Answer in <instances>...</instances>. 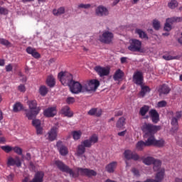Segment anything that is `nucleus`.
<instances>
[{
	"mask_svg": "<svg viewBox=\"0 0 182 182\" xmlns=\"http://www.w3.org/2000/svg\"><path fill=\"white\" fill-rule=\"evenodd\" d=\"M99 141V136L96 134H92L88 139H85L77 146V156H82L86 152V147L90 149L93 144H96Z\"/></svg>",
	"mask_w": 182,
	"mask_h": 182,
	"instance_id": "f257e3e1",
	"label": "nucleus"
},
{
	"mask_svg": "<svg viewBox=\"0 0 182 182\" xmlns=\"http://www.w3.org/2000/svg\"><path fill=\"white\" fill-rule=\"evenodd\" d=\"M27 105L29 109H24V112H26L25 114L28 120H32L39 114L41 107H38V102L35 100L27 101Z\"/></svg>",
	"mask_w": 182,
	"mask_h": 182,
	"instance_id": "f03ea898",
	"label": "nucleus"
},
{
	"mask_svg": "<svg viewBox=\"0 0 182 182\" xmlns=\"http://www.w3.org/2000/svg\"><path fill=\"white\" fill-rule=\"evenodd\" d=\"M141 131L146 136H154L156 132L161 130V126L145 122L141 127Z\"/></svg>",
	"mask_w": 182,
	"mask_h": 182,
	"instance_id": "7ed1b4c3",
	"label": "nucleus"
},
{
	"mask_svg": "<svg viewBox=\"0 0 182 182\" xmlns=\"http://www.w3.org/2000/svg\"><path fill=\"white\" fill-rule=\"evenodd\" d=\"M100 86V82L97 80H90L82 83L83 90L85 92H96L97 87Z\"/></svg>",
	"mask_w": 182,
	"mask_h": 182,
	"instance_id": "20e7f679",
	"label": "nucleus"
},
{
	"mask_svg": "<svg viewBox=\"0 0 182 182\" xmlns=\"http://www.w3.org/2000/svg\"><path fill=\"white\" fill-rule=\"evenodd\" d=\"M58 77L63 86H69L73 80V75L68 72H60L58 75Z\"/></svg>",
	"mask_w": 182,
	"mask_h": 182,
	"instance_id": "39448f33",
	"label": "nucleus"
},
{
	"mask_svg": "<svg viewBox=\"0 0 182 182\" xmlns=\"http://www.w3.org/2000/svg\"><path fill=\"white\" fill-rule=\"evenodd\" d=\"M54 164L63 173H67V174H70L72 177H77V174H75V171H73L72 168H69V166L65 164L62 161L56 160L55 161Z\"/></svg>",
	"mask_w": 182,
	"mask_h": 182,
	"instance_id": "423d86ee",
	"label": "nucleus"
},
{
	"mask_svg": "<svg viewBox=\"0 0 182 182\" xmlns=\"http://www.w3.org/2000/svg\"><path fill=\"white\" fill-rule=\"evenodd\" d=\"M71 93L74 95H79V93H84L83 84H80L78 81L73 80L69 85Z\"/></svg>",
	"mask_w": 182,
	"mask_h": 182,
	"instance_id": "0eeeda50",
	"label": "nucleus"
},
{
	"mask_svg": "<svg viewBox=\"0 0 182 182\" xmlns=\"http://www.w3.org/2000/svg\"><path fill=\"white\" fill-rule=\"evenodd\" d=\"M128 50H130V52H143L141 49V41L136 38L131 39L130 44L128 46Z\"/></svg>",
	"mask_w": 182,
	"mask_h": 182,
	"instance_id": "6e6552de",
	"label": "nucleus"
},
{
	"mask_svg": "<svg viewBox=\"0 0 182 182\" xmlns=\"http://www.w3.org/2000/svg\"><path fill=\"white\" fill-rule=\"evenodd\" d=\"M75 170L77 172H75V174H77V177H79L80 174V176H87V177H95L97 176V173L92 169L76 168Z\"/></svg>",
	"mask_w": 182,
	"mask_h": 182,
	"instance_id": "1a4fd4ad",
	"label": "nucleus"
},
{
	"mask_svg": "<svg viewBox=\"0 0 182 182\" xmlns=\"http://www.w3.org/2000/svg\"><path fill=\"white\" fill-rule=\"evenodd\" d=\"M132 81H133V83H134L137 86H141L143 85V82H144V77L143 76V72L141 71L134 72L132 77Z\"/></svg>",
	"mask_w": 182,
	"mask_h": 182,
	"instance_id": "9d476101",
	"label": "nucleus"
},
{
	"mask_svg": "<svg viewBox=\"0 0 182 182\" xmlns=\"http://www.w3.org/2000/svg\"><path fill=\"white\" fill-rule=\"evenodd\" d=\"M181 21L182 17H173L171 18H167L164 27V31H166V32H170V30L171 29V24L170 23H173V22H181Z\"/></svg>",
	"mask_w": 182,
	"mask_h": 182,
	"instance_id": "9b49d317",
	"label": "nucleus"
},
{
	"mask_svg": "<svg viewBox=\"0 0 182 182\" xmlns=\"http://www.w3.org/2000/svg\"><path fill=\"white\" fill-rule=\"evenodd\" d=\"M95 70L97 73V75H99L100 77L109 76V75H110V69L102 67L100 65L95 67Z\"/></svg>",
	"mask_w": 182,
	"mask_h": 182,
	"instance_id": "f8f14e48",
	"label": "nucleus"
},
{
	"mask_svg": "<svg viewBox=\"0 0 182 182\" xmlns=\"http://www.w3.org/2000/svg\"><path fill=\"white\" fill-rule=\"evenodd\" d=\"M113 34L111 32L105 31L102 33V36L100 37V42L102 43H110L113 41Z\"/></svg>",
	"mask_w": 182,
	"mask_h": 182,
	"instance_id": "ddd939ff",
	"label": "nucleus"
},
{
	"mask_svg": "<svg viewBox=\"0 0 182 182\" xmlns=\"http://www.w3.org/2000/svg\"><path fill=\"white\" fill-rule=\"evenodd\" d=\"M164 178V169H161V171L156 173V179H150L148 178L144 182H161ZM136 182H143L140 181H137Z\"/></svg>",
	"mask_w": 182,
	"mask_h": 182,
	"instance_id": "4468645a",
	"label": "nucleus"
},
{
	"mask_svg": "<svg viewBox=\"0 0 182 182\" xmlns=\"http://www.w3.org/2000/svg\"><path fill=\"white\" fill-rule=\"evenodd\" d=\"M124 156L127 160H134V161H137V160L140 159V156H139V154L136 153H133L130 150H126L124 152Z\"/></svg>",
	"mask_w": 182,
	"mask_h": 182,
	"instance_id": "2eb2a0df",
	"label": "nucleus"
},
{
	"mask_svg": "<svg viewBox=\"0 0 182 182\" xmlns=\"http://www.w3.org/2000/svg\"><path fill=\"white\" fill-rule=\"evenodd\" d=\"M149 114L151 119L152 123H154L156 124L159 123V122H160V114H159V112L155 109H151L149 112Z\"/></svg>",
	"mask_w": 182,
	"mask_h": 182,
	"instance_id": "dca6fc26",
	"label": "nucleus"
},
{
	"mask_svg": "<svg viewBox=\"0 0 182 182\" xmlns=\"http://www.w3.org/2000/svg\"><path fill=\"white\" fill-rule=\"evenodd\" d=\"M7 166L9 167H11V166H16V167H21V166H22V163L18 156H16L15 159L10 156L7 159Z\"/></svg>",
	"mask_w": 182,
	"mask_h": 182,
	"instance_id": "f3484780",
	"label": "nucleus"
},
{
	"mask_svg": "<svg viewBox=\"0 0 182 182\" xmlns=\"http://www.w3.org/2000/svg\"><path fill=\"white\" fill-rule=\"evenodd\" d=\"M59 128H58V127H53L50 129V130L48 132V140H50V141H54V140H56Z\"/></svg>",
	"mask_w": 182,
	"mask_h": 182,
	"instance_id": "a211bd4d",
	"label": "nucleus"
},
{
	"mask_svg": "<svg viewBox=\"0 0 182 182\" xmlns=\"http://www.w3.org/2000/svg\"><path fill=\"white\" fill-rule=\"evenodd\" d=\"M95 14L97 16H107L109 15V10L103 6H99L95 9Z\"/></svg>",
	"mask_w": 182,
	"mask_h": 182,
	"instance_id": "6ab92c4d",
	"label": "nucleus"
},
{
	"mask_svg": "<svg viewBox=\"0 0 182 182\" xmlns=\"http://www.w3.org/2000/svg\"><path fill=\"white\" fill-rule=\"evenodd\" d=\"M58 113L56 107H48L44 110L43 114L46 117H55Z\"/></svg>",
	"mask_w": 182,
	"mask_h": 182,
	"instance_id": "aec40b11",
	"label": "nucleus"
},
{
	"mask_svg": "<svg viewBox=\"0 0 182 182\" xmlns=\"http://www.w3.org/2000/svg\"><path fill=\"white\" fill-rule=\"evenodd\" d=\"M32 124L35 127L37 134H43V128L41 126V120L37 119H33Z\"/></svg>",
	"mask_w": 182,
	"mask_h": 182,
	"instance_id": "412c9836",
	"label": "nucleus"
},
{
	"mask_svg": "<svg viewBox=\"0 0 182 182\" xmlns=\"http://www.w3.org/2000/svg\"><path fill=\"white\" fill-rule=\"evenodd\" d=\"M170 90H171V89H170V87L166 84L160 85L158 89L159 96H162V95H168V93H170Z\"/></svg>",
	"mask_w": 182,
	"mask_h": 182,
	"instance_id": "4be33fe9",
	"label": "nucleus"
},
{
	"mask_svg": "<svg viewBox=\"0 0 182 182\" xmlns=\"http://www.w3.org/2000/svg\"><path fill=\"white\" fill-rule=\"evenodd\" d=\"M56 146L61 156H66L69 153V151L68 150V147L62 145V141H58L56 144Z\"/></svg>",
	"mask_w": 182,
	"mask_h": 182,
	"instance_id": "5701e85b",
	"label": "nucleus"
},
{
	"mask_svg": "<svg viewBox=\"0 0 182 182\" xmlns=\"http://www.w3.org/2000/svg\"><path fill=\"white\" fill-rule=\"evenodd\" d=\"M116 168H117V161H112L105 166L106 171L109 173H114Z\"/></svg>",
	"mask_w": 182,
	"mask_h": 182,
	"instance_id": "b1692460",
	"label": "nucleus"
},
{
	"mask_svg": "<svg viewBox=\"0 0 182 182\" xmlns=\"http://www.w3.org/2000/svg\"><path fill=\"white\" fill-rule=\"evenodd\" d=\"M61 114H63L64 116H66L67 117H73V112H70V107L69 106L65 105L62 107L60 110Z\"/></svg>",
	"mask_w": 182,
	"mask_h": 182,
	"instance_id": "393cba45",
	"label": "nucleus"
},
{
	"mask_svg": "<svg viewBox=\"0 0 182 182\" xmlns=\"http://www.w3.org/2000/svg\"><path fill=\"white\" fill-rule=\"evenodd\" d=\"M154 165V171H158L157 173H160V171H161V170H164V173H166V170L162 168H161V161L159 160V159H154L153 164Z\"/></svg>",
	"mask_w": 182,
	"mask_h": 182,
	"instance_id": "a878e982",
	"label": "nucleus"
},
{
	"mask_svg": "<svg viewBox=\"0 0 182 182\" xmlns=\"http://www.w3.org/2000/svg\"><path fill=\"white\" fill-rule=\"evenodd\" d=\"M89 116H96V117H100L102 116V109L97 110V108H92L87 112Z\"/></svg>",
	"mask_w": 182,
	"mask_h": 182,
	"instance_id": "bb28decb",
	"label": "nucleus"
},
{
	"mask_svg": "<svg viewBox=\"0 0 182 182\" xmlns=\"http://www.w3.org/2000/svg\"><path fill=\"white\" fill-rule=\"evenodd\" d=\"M144 137H149L147 140L145 141L146 146H154L156 142V138H154V135H147Z\"/></svg>",
	"mask_w": 182,
	"mask_h": 182,
	"instance_id": "cd10ccee",
	"label": "nucleus"
},
{
	"mask_svg": "<svg viewBox=\"0 0 182 182\" xmlns=\"http://www.w3.org/2000/svg\"><path fill=\"white\" fill-rule=\"evenodd\" d=\"M151 89L149 86H144L143 84L141 85V91L139 92V96H141V97H144L146 96V93H149L151 92Z\"/></svg>",
	"mask_w": 182,
	"mask_h": 182,
	"instance_id": "c85d7f7f",
	"label": "nucleus"
},
{
	"mask_svg": "<svg viewBox=\"0 0 182 182\" xmlns=\"http://www.w3.org/2000/svg\"><path fill=\"white\" fill-rule=\"evenodd\" d=\"M150 110V106L149 105H144L142 106L139 109V114L142 117H144L147 113H149V111Z\"/></svg>",
	"mask_w": 182,
	"mask_h": 182,
	"instance_id": "c756f323",
	"label": "nucleus"
},
{
	"mask_svg": "<svg viewBox=\"0 0 182 182\" xmlns=\"http://www.w3.org/2000/svg\"><path fill=\"white\" fill-rule=\"evenodd\" d=\"M123 76H124V73L122 71V70L118 69L116 70L115 73L113 75L114 80H119L120 79L123 78Z\"/></svg>",
	"mask_w": 182,
	"mask_h": 182,
	"instance_id": "7c9ffc66",
	"label": "nucleus"
},
{
	"mask_svg": "<svg viewBox=\"0 0 182 182\" xmlns=\"http://www.w3.org/2000/svg\"><path fill=\"white\" fill-rule=\"evenodd\" d=\"M135 33H137V35H139V37L141 39H148L149 38L147 37V34L146 33V32L143 31V30H141L140 28H136L135 30Z\"/></svg>",
	"mask_w": 182,
	"mask_h": 182,
	"instance_id": "2f4dec72",
	"label": "nucleus"
},
{
	"mask_svg": "<svg viewBox=\"0 0 182 182\" xmlns=\"http://www.w3.org/2000/svg\"><path fill=\"white\" fill-rule=\"evenodd\" d=\"M46 83L49 87H53L55 85V77L53 75H49L47 77Z\"/></svg>",
	"mask_w": 182,
	"mask_h": 182,
	"instance_id": "473e14b6",
	"label": "nucleus"
},
{
	"mask_svg": "<svg viewBox=\"0 0 182 182\" xmlns=\"http://www.w3.org/2000/svg\"><path fill=\"white\" fill-rule=\"evenodd\" d=\"M13 110L15 113H18V112L23 110V105L21 102H16L14 105Z\"/></svg>",
	"mask_w": 182,
	"mask_h": 182,
	"instance_id": "72a5a7b5",
	"label": "nucleus"
},
{
	"mask_svg": "<svg viewBox=\"0 0 182 182\" xmlns=\"http://www.w3.org/2000/svg\"><path fill=\"white\" fill-rule=\"evenodd\" d=\"M171 126H173V130L177 131L178 130V119L176 117H172L171 118Z\"/></svg>",
	"mask_w": 182,
	"mask_h": 182,
	"instance_id": "f704fd0d",
	"label": "nucleus"
},
{
	"mask_svg": "<svg viewBox=\"0 0 182 182\" xmlns=\"http://www.w3.org/2000/svg\"><path fill=\"white\" fill-rule=\"evenodd\" d=\"M136 150H139V151H141L144 147H147V144H146V142L144 141H139L136 144Z\"/></svg>",
	"mask_w": 182,
	"mask_h": 182,
	"instance_id": "c9c22d12",
	"label": "nucleus"
},
{
	"mask_svg": "<svg viewBox=\"0 0 182 182\" xmlns=\"http://www.w3.org/2000/svg\"><path fill=\"white\" fill-rule=\"evenodd\" d=\"M126 124V119L123 117H120L117 122V129H122Z\"/></svg>",
	"mask_w": 182,
	"mask_h": 182,
	"instance_id": "e433bc0d",
	"label": "nucleus"
},
{
	"mask_svg": "<svg viewBox=\"0 0 182 182\" xmlns=\"http://www.w3.org/2000/svg\"><path fill=\"white\" fill-rule=\"evenodd\" d=\"M155 159H154L151 156H148L143 159V163H144V164H146V166H150V165L153 164Z\"/></svg>",
	"mask_w": 182,
	"mask_h": 182,
	"instance_id": "4c0bfd02",
	"label": "nucleus"
},
{
	"mask_svg": "<svg viewBox=\"0 0 182 182\" xmlns=\"http://www.w3.org/2000/svg\"><path fill=\"white\" fill-rule=\"evenodd\" d=\"M72 136L74 140H79L82 137V132L80 130L73 131Z\"/></svg>",
	"mask_w": 182,
	"mask_h": 182,
	"instance_id": "58836bf2",
	"label": "nucleus"
},
{
	"mask_svg": "<svg viewBox=\"0 0 182 182\" xmlns=\"http://www.w3.org/2000/svg\"><path fill=\"white\" fill-rule=\"evenodd\" d=\"M53 15L55 16H58V15H62L65 14V7H60L58 9H53Z\"/></svg>",
	"mask_w": 182,
	"mask_h": 182,
	"instance_id": "ea45409f",
	"label": "nucleus"
},
{
	"mask_svg": "<svg viewBox=\"0 0 182 182\" xmlns=\"http://www.w3.org/2000/svg\"><path fill=\"white\" fill-rule=\"evenodd\" d=\"M39 92L41 96H46V95H48V87H46L45 85H43L40 87Z\"/></svg>",
	"mask_w": 182,
	"mask_h": 182,
	"instance_id": "a19ab883",
	"label": "nucleus"
},
{
	"mask_svg": "<svg viewBox=\"0 0 182 182\" xmlns=\"http://www.w3.org/2000/svg\"><path fill=\"white\" fill-rule=\"evenodd\" d=\"M0 43L4 46H6V48H11V42L5 38H0Z\"/></svg>",
	"mask_w": 182,
	"mask_h": 182,
	"instance_id": "79ce46f5",
	"label": "nucleus"
},
{
	"mask_svg": "<svg viewBox=\"0 0 182 182\" xmlns=\"http://www.w3.org/2000/svg\"><path fill=\"white\" fill-rule=\"evenodd\" d=\"M1 149L3 150V151H5V153H11V151L13 150V146L9 145L1 146Z\"/></svg>",
	"mask_w": 182,
	"mask_h": 182,
	"instance_id": "37998d69",
	"label": "nucleus"
},
{
	"mask_svg": "<svg viewBox=\"0 0 182 182\" xmlns=\"http://www.w3.org/2000/svg\"><path fill=\"white\" fill-rule=\"evenodd\" d=\"M13 151H14V153L18 156H22L23 150L19 146H14L13 147Z\"/></svg>",
	"mask_w": 182,
	"mask_h": 182,
	"instance_id": "c03bdc74",
	"label": "nucleus"
},
{
	"mask_svg": "<svg viewBox=\"0 0 182 182\" xmlns=\"http://www.w3.org/2000/svg\"><path fill=\"white\" fill-rule=\"evenodd\" d=\"M168 6L171 8V9H174L175 8H177V6H178V3L176 0H172L168 4Z\"/></svg>",
	"mask_w": 182,
	"mask_h": 182,
	"instance_id": "a18cd8bd",
	"label": "nucleus"
},
{
	"mask_svg": "<svg viewBox=\"0 0 182 182\" xmlns=\"http://www.w3.org/2000/svg\"><path fill=\"white\" fill-rule=\"evenodd\" d=\"M153 28L155 29V31H159L160 29V21L157 20L153 21Z\"/></svg>",
	"mask_w": 182,
	"mask_h": 182,
	"instance_id": "49530a36",
	"label": "nucleus"
},
{
	"mask_svg": "<svg viewBox=\"0 0 182 182\" xmlns=\"http://www.w3.org/2000/svg\"><path fill=\"white\" fill-rule=\"evenodd\" d=\"M78 8L80 9H90V8H92V4H80L78 5Z\"/></svg>",
	"mask_w": 182,
	"mask_h": 182,
	"instance_id": "de8ad7c7",
	"label": "nucleus"
},
{
	"mask_svg": "<svg viewBox=\"0 0 182 182\" xmlns=\"http://www.w3.org/2000/svg\"><path fill=\"white\" fill-rule=\"evenodd\" d=\"M154 146H156L157 147H163V146H164V140H163V139L156 140L155 139Z\"/></svg>",
	"mask_w": 182,
	"mask_h": 182,
	"instance_id": "09e8293b",
	"label": "nucleus"
},
{
	"mask_svg": "<svg viewBox=\"0 0 182 182\" xmlns=\"http://www.w3.org/2000/svg\"><path fill=\"white\" fill-rule=\"evenodd\" d=\"M162 58L164 60H174V59H177V57L171 56L170 55H164Z\"/></svg>",
	"mask_w": 182,
	"mask_h": 182,
	"instance_id": "8fccbe9b",
	"label": "nucleus"
},
{
	"mask_svg": "<svg viewBox=\"0 0 182 182\" xmlns=\"http://www.w3.org/2000/svg\"><path fill=\"white\" fill-rule=\"evenodd\" d=\"M9 11L7 9L4 7H0V15H8Z\"/></svg>",
	"mask_w": 182,
	"mask_h": 182,
	"instance_id": "3c124183",
	"label": "nucleus"
},
{
	"mask_svg": "<svg viewBox=\"0 0 182 182\" xmlns=\"http://www.w3.org/2000/svg\"><path fill=\"white\" fill-rule=\"evenodd\" d=\"M158 107H166L167 106V102L165 100H162L158 102L157 104Z\"/></svg>",
	"mask_w": 182,
	"mask_h": 182,
	"instance_id": "603ef678",
	"label": "nucleus"
},
{
	"mask_svg": "<svg viewBox=\"0 0 182 182\" xmlns=\"http://www.w3.org/2000/svg\"><path fill=\"white\" fill-rule=\"evenodd\" d=\"M66 103L68 105H73V103H75V97H69L66 99Z\"/></svg>",
	"mask_w": 182,
	"mask_h": 182,
	"instance_id": "864d4df0",
	"label": "nucleus"
},
{
	"mask_svg": "<svg viewBox=\"0 0 182 182\" xmlns=\"http://www.w3.org/2000/svg\"><path fill=\"white\" fill-rule=\"evenodd\" d=\"M31 56H33V58H35L36 59H39V58H41V54H39V53H38L36 49L34 50V51H33Z\"/></svg>",
	"mask_w": 182,
	"mask_h": 182,
	"instance_id": "5fc2aeb1",
	"label": "nucleus"
},
{
	"mask_svg": "<svg viewBox=\"0 0 182 182\" xmlns=\"http://www.w3.org/2000/svg\"><path fill=\"white\" fill-rule=\"evenodd\" d=\"M182 117V111H177L175 113V116L173 117H176L178 120H180V118Z\"/></svg>",
	"mask_w": 182,
	"mask_h": 182,
	"instance_id": "6e6d98bb",
	"label": "nucleus"
},
{
	"mask_svg": "<svg viewBox=\"0 0 182 182\" xmlns=\"http://www.w3.org/2000/svg\"><path fill=\"white\" fill-rule=\"evenodd\" d=\"M35 48H32V47H28L26 48V52L27 53H28V55H32L33 53V52L35 51Z\"/></svg>",
	"mask_w": 182,
	"mask_h": 182,
	"instance_id": "4d7b16f0",
	"label": "nucleus"
},
{
	"mask_svg": "<svg viewBox=\"0 0 182 182\" xmlns=\"http://www.w3.org/2000/svg\"><path fill=\"white\" fill-rule=\"evenodd\" d=\"M12 69H14L12 64H9L6 66V72H12Z\"/></svg>",
	"mask_w": 182,
	"mask_h": 182,
	"instance_id": "13d9d810",
	"label": "nucleus"
},
{
	"mask_svg": "<svg viewBox=\"0 0 182 182\" xmlns=\"http://www.w3.org/2000/svg\"><path fill=\"white\" fill-rule=\"evenodd\" d=\"M132 173L134 176H136V177L140 176V173L139 172V170H137L136 168H132Z\"/></svg>",
	"mask_w": 182,
	"mask_h": 182,
	"instance_id": "bf43d9fd",
	"label": "nucleus"
},
{
	"mask_svg": "<svg viewBox=\"0 0 182 182\" xmlns=\"http://www.w3.org/2000/svg\"><path fill=\"white\" fill-rule=\"evenodd\" d=\"M15 177V174L10 173L9 176H7V180L8 181H14V178Z\"/></svg>",
	"mask_w": 182,
	"mask_h": 182,
	"instance_id": "052dcab7",
	"label": "nucleus"
},
{
	"mask_svg": "<svg viewBox=\"0 0 182 182\" xmlns=\"http://www.w3.org/2000/svg\"><path fill=\"white\" fill-rule=\"evenodd\" d=\"M18 88L20 92H25V90H26L25 85H19Z\"/></svg>",
	"mask_w": 182,
	"mask_h": 182,
	"instance_id": "680f3d73",
	"label": "nucleus"
},
{
	"mask_svg": "<svg viewBox=\"0 0 182 182\" xmlns=\"http://www.w3.org/2000/svg\"><path fill=\"white\" fill-rule=\"evenodd\" d=\"M121 63H126L127 62V57H122L120 58Z\"/></svg>",
	"mask_w": 182,
	"mask_h": 182,
	"instance_id": "e2e57ef3",
	"label": "nucleus"
},
{
	"mask_svg": "<svg viewBox=\"0 0 182 182\" xmlns=\"http://www.w3.org/2000/svg\"><path fill=\"white\" fill-rule=\"evenodd\" d=\"M126 130L125 131H122V132H118V136H120L121 137H123V136H125V134H126Z\"/></svg>",
	"mask_w": 182,
	"mask_h": 182,
	"instance_id": "0e129e2a",
	"label": "nucleus"
},
{
	"mask_svg": "<svg viewBox=\"0 0 182 182\" xmlns=\"http://www.w3.org/2000/svg\"><path fill=\"white\" fill-rule=\"evenodd\" d=\"M31 153H27L26 156V160H28V161H29L31 160Z\"/></svg>",
	"mask_w": 182,
	"mask_h": 182,
	"instance_id": "69168bd1",
	"label": "nucleus"
},
{
	"mask_svg": "<svg viewBox=\"0 0 182 182\" xmlns=\"http://www.w3.org/2000/svg\"><path fill=\"white\" fill-rule=\"evenodd\" d=\"M0 66H5V60L0 59Z\"/></svg>",
	"mask_w": 182,
	"mask_h": 182,
	"instance_id": "338daca9",
	"label": "nucleus"
},
{
	"mask_svg": "<svg viewBox=\"0 0 182 182\" xmlns=\"http://www.w3.org/2000/svg\"><path fill=\"white\" fill-rule=\"evenodd\" d=\"M175 182H182V179L179 178H176Z\"/></svg>",
	"mask_w": 182,
	"mask_h": 182,
	"instance_id": "774afa93",
	"label": "nucleus"
}]
</instances>
